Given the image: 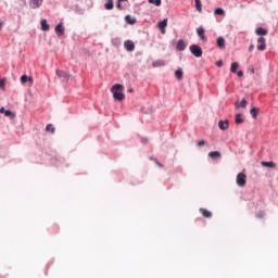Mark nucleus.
Masks as SVG:
<instances>
[{"mask_svg": "<svg viewBox=\"0 0 278 278\" xmlns=\"http://www.w3.org/2000/svg\"><path fill=\"white\" fill-rule=\"evenodd\" d=\"M237 75H238V77H244V72L239 71V72L237 73Z\"/></svg>", "mask_w": 278, "mask_h": 278, "instance_id": "36", "label": "nucleus"}, {"mask_svg": "<svg viewBox=\"0 0 278 278\" xmlns=\"http://www.w3.org/2000/svg\"><path fill=\"white\" fill-rule=\"evenodd\" d=\"M168 26V20L165 18L157 23L159 29H161V34H166V27Z\"/></svg>", "mask_w": 278, "mask_h": 278, "instance_id": "7", "label": "nucleus"}, {"mask_svg": "<svg viewBox=\"0 0 278 278\" xmlns=\"http://www.w3.org/2000/svg\"><path fill=\"white\" fill-rule=\"evenodd\" d=\"M198 147H205V144H207V141L205 140H200L197 142Z\"/></svg>", "mask_w": 278, "mask_h": 278, "instance_id": "33", "label": "nucleus"}, {"mask_svg": "<svg viewBox=\"0 0 278 278\" xmlns=\"http://www.w3.org/2000/svg\"><path fill=\"white\" fill-rule=\"evenodd\" d=\"M208 157H211L212 160H217L218 157H220V152L212 151L208 153Z\"/></svg>", "mask_w": 278, "mask_h": 278, "instance_id": "21", "label": "nucleus"}, {"mask_svg": "<svg viewBox=\"0 0 278 278\" xmlns=\"http://www.w3.org/2000/svg\"><path fill=\"white\" fill-rule=\"evenodd\" d=\"M256 36H267L268 35V29L258 27L255 30Z\"/></svg>", "mask_w": 278, "mask_h": 278, "instance_id": "14", "label": "nucleus"}, {"mask_svg": "<svg viewBox=\"0 0 278 278\" xmlns=\"http://www.w3.org/2000/svg\"><path fill=\"white\" fill-rule=\"evenodd\" d=\"M124 47H125L126 51H134L136 49V45L131 40H126L124 42Z\"/></svg>", "mask_w": 278, "mask_h": 278, "instance_id": "9", "label": "nucleus"}, {"mask_svg": "<svg viewBox=\"0 0 278 278\" xmlns=\"http://www.w3.org/2000/svg\"><path fill=\"white\" fill-rule=\"evenodd\" d=\"M250 114H251L252 118L256 119L258 114H260V109L252 108L251 111H250Z\"/></svg>", "mask_w": 278, "mask_h": 278, "instance_id": "20", "label": "nucleus"}, {"mask_svg": "<svg viewBox=\"0 0 278 278\" xmlns=\"http://www.w3.org/2000/svg\"><path fill=\"white\" fill-rule=\"evenodd\" d=\"M216 66H218V67L223 66V61H217Z\"/></svg>", "mask_w": 278, "mask_h": 278, "instance_id": "38", "label": "nucleus"}, {"mask_svg": "<svg viewBox=\"0 0 278 278\" xmlns=\"http://www.w3.org/2000/svg\"><path fill=\"white\" fill-rule=\"evenodd\" d=\"M235 123H236L237 125H242V123H244V119L242 118V114H237V115L235 116Z\"/></svg>", "mask_w": 278, "mask_h": 278, "instance_id": "22", "label": "nucleus"}, {"mask_svg": "<svg viewBox=\"0 0 278 278\" xmlns=\"http://www.w3.org/2000/svg\"><path fill=\"white\" fill-rule=\"evenodd\" d=\"M117 9L123 10V5L121 4V1H118V3H117Z\"/></svg>", "mask_w": 278, "mask_h": 278, "instance_id": "40", "label": "nucleus"}, {"mask_svg": "<svg viewBox=\"0 0 278 278\" xmlns=\"http://www.w3.org/2000/svg\"><path fill=\"white\" fill-rule=\"evenodd\" d=\"M128 91H129V92H134V89H129Z\"/></svg>", "mask_w": 278, "mask_h": 278, "instance_id": "42", "label": "nucleus"}, {"mask_svg": "<svg viewBox=\"0 0 278 278\" xmlns=\"http://www.w3.org/2000/svg\"><path fill=\"white\" fill-rule=\"evenodd\" d=\"M238 66H239L238 62L231 63L230 71L232 73H238Z\"/></svg>", "mask_w": 278, "mask_h": 278, "instance_id": "27", "label": "nucleus"}, {"mask_svg": "<svg viewBox=\"0 0 278 278\" xmlns=\"http://www.w3.org/2000/svg\"><path fill=\"white\" fill-rule=\"evenodd\" d=\"M1 27H3V22H0V29H1Z\"/></svg>", "mask_w": 278, "mask_h": 278, "instance_id": "41", "label": "nucleus"}, {"mask_svg": "<svg viewBox=\"0 0 278 278\" xmlns=\"http://www.w3.org/2000/svg\"><path fill=\"white\" fill-rule=\"evenodd\" d=\"M257 51H266V38L260 37L257 39Z\"/></svg>", "mask_w": 278, "mask_h": 278, "instance_id": "4", "label": "nucleus"}, {"mask_svg": "<svg viewBox=\"0 0 278 278\" xmlns=\"http://www.w3.org/2000/svg\"><path fill=\"white\" fill-rule=\"evenodd\" d=\"M0 114H4V116H7L8 118H16V114L13 113L12 111L10 110H5V108H1L0 109Z\"/></svg>", "mask_w": 278, "mask_h": 278, "instance_id": "8", "label": "nucleus"}, {"mask_svg": "<svg viewBox=\"0 0 278 278\" xmlns=\"http://www.w3.org/2000/svg\"><path fill=\"white\" fill-rule=\"evenodd\" d=\"M0 88H5V79H0Z\"/></svg>", "mask_w": 278, "mask_h": 278, "instance_id": "34", "label": "nucleus"}, {"mask_svg": "<svg viewBox=\"0 0 278 278\" xmlns=\"http://www.w3.org/2000/svg\"><path fill=\"white\" fill-rule=\"evenodd\" d=\"M41 29L42 31H49V24L47 23V20L41 21Z\"/></svg>", "mask_w": 278, "mask_h": 278, "instance_id": "24", "label": "nucleus"}, {"mask_svg": "<svg viewBox=\"0 0 278 278\" xmlns=\"http://www.w3.org/2000/svg\"><path fill=\"white\" fill-rule=\"evenodd\" d=\"M261 165L265 166L266 168H277V164L275 162L262 161Z\"/></svg>", "mask_w": 278, "mask_h": 278, "instance_id": "13", "label": "nucleus"}, {"mask_svg": "<svg viewBox=\"0 0 278 278\" xmlns=\"http://www.w3.org/2000/svg\"><path fill=\"white\" fill-rule=\"evenodd\" d=\"M125 21L128 25H136V18L130 17L129 15H126Z\"/></svg>", "mask_w": 278, "mask_h": 278, "instance_id": "23", "label": "nucleus"}, {"mask_svg": "<svg viewBox=\"0 0 278 278\" xmlns=\"http://www.w3.org/2000/svg\"><path fill=\"white\" fill-rule=\"evenodd\" d=\"M195 10H198V12L203 11L201 0H195Z\"/></svg>", "mask_w": 278, "mask_h": 278, "instance_id": "29", "label": "nucleus"}, {"mask_svg": "<svg viewBox=\"0 0 278 278\" xmlns=\"http://www.w3.org/2000/svg\"><path fill=\"white\" fill-rule=\"evenodd\" d=\"M216 45H217L218 49H225V38L218 37Z\"/></svg>", "mask_w": 278, "mask_h": 278, "instance_id": "19", "label": "nucleus"}, {"mask_svg": "<svg viewBox=\"0 0 278 278\" xmlns=\"http://www.w3.org/2000/svg\"><path fill=\"white\" fill-rule=\"evenodd\" d=\"M197 34L202 42H207V37L205 36V28L199 27Z\"/></svg>", "mask_w": 278, "mask_h": 278, "instance_id": "6", "label": "nucleus"}, {"mask_svg": "<svg viewBox=\"0 0 278 278\" xmlns=\"http://www.w3.org/2000/svg\"><path fill=\"white\" fill-rule=\"evenodd\" d=\"M56 75L62 81H68V79H71V75L62 70H56Z\"/></svg>", "mask_w": 278, "mask_h": 278, "instance_id": "5", "label": "nucleus"}, {"mask_svg": "<svg viewBox=\"0 0 278 278\" xmlns=\"http://www.w3.org/2000/svg\"><path fill=\"white\" fill-rule=\"evenodd\" d=\"M237 186L240 188H244V186H247V174H244V172L237 175Z\"/></svg>", "mask_w": 278, "mask_h": 278, "instance_id": "2", "label": "nucleus"}, {"mask_svg": "<svg viewBox=\"0 0 278 278\" xmlns=\"http://www.w3.org/2000/svg\"><path fill=\"white\" fill-rule=\"evenodd\" d=\"M46 131H51V134H55V127H53V124H48L46 127Z\"/></svg>", "mask_w": 278, "mask_h": 278, "instance_id": "28", "label": "nucleus"}, {"mask_svg": "<svg viewBox=\"0 0 278 278\" xmlns=\"http://www.w3.org/2000/svg\"><path fill=\"white\" fill-rule=\"evenodd\" d=\"M218 127H219V129H222V131H225V130L229 129V122L228 121H219Z\"/></svg>", "mask_w": 278, "mask_h": 278, "instance_id": "11", "label": "nucleus"}, {"mask_svg": "<svg viewBox=\"0 0 278 278\" xmlns=\"http://www.w3.org/2000/svg\"><path fill=\"white\" fill-rule=\"evenodd\" d=\"M42 1L43 0H30V8H33V10L40 8V5H42Z\"/></svg>", "mask_w": 278, "mask_h": 278, "instance_id": "12", "label": "nucleus"}, {"mask_svg": "<svg viewBox=\"0 0 278 278\" xmlns=\"http://www.w3.org/2000/svg\"><path fill=\"white\" fill-rule=\"evenodd\" d=\"M175 77H176V79H179V80L184 79V71L177 70L175 72Z\"/></svg>", "mask_w": 278, "mask_h": 278, "instance_id": "25", "label": "nucleus"}, {"mask_svg": "<svg viewBox=\"0 0 278 278\" xmlns=\"http://www.w3.org/2000/svg\"><path fill=\"white\" fill-rule=\"evenodd\" d=\"M186 41H184L182 39H179L177 45H176V49L177 51H186Z\"/></svg>", "mask_w": 278, "mask_h": 278, "instance_id": "10", "label": "nucleus"}, {"mask_svg": "<svg viewBox=\"0 0 278 278\" xmlns=\"http://www.w3.org/2000/svg\"><path fill=\"white\" fill-rule=\"evenodd\" d=\"M27 81H29V84H34V78H31L27 75H22L21 76V84H27Z\"/></svg>", "mask_w": 278, "mask_h": 278, "instance_id": "15", "label": "nucleus"}, {"mask_svg": "<svg viewBox=\"0 0 278 278\" xmlns=\"http://www.w3.org/2000/svg\"><path fill=\"white\" fill-rule=\"evenodd\" d=\"M256 216H257V218H264L265 213L264 212H260Z\"/></svg>", "mask_w": 278, "mask_h": 278, "instance_id": "35", "label": "nucleus"}, {"mask_svg": "<svg viewBox=\"0 0 278 278\" xmlns=\"http://www.w3.org/2000/svg\"><path fill=\"white\" fill-rule=\"evenodd\" d=\"M55 31H56L58 36H64V26H62V23H60L55 26Z\"/></svg>", "mask_w": 278, "mask_h": 278, "instance_id": "16", "label": "nucleus"}, {"mask_svg": "<svg viewBox=\"0 0 278 278\" xmlns=\"http://www.w3.org/2000/svg\"><path fill=\"white\" fill-rule=\"evenodd\" d=\"M149 3H152L154 5H156L157 8H160V5H162V0H148Z\"/></svg>", "mask_w": 278, "mask_h": 278, "instance_id": "32", "label": "nucleus"}, {"mask_svg": "<svg viewBox=\"0 0 278 278\" xmlns=\"http://www.w3.org/2000/svg\"><path fill=\"white\" fill-rule=\"evenodd\" d=\"M253 49H255V46L254 45H250V47H249L250 53H251V51H253Z\"/></svg>", "mask_w": 278, "mask_h": 278, "instance_id": "37", "label": "nucleus"}, {"mask_svg": "<svg viewBox=\"0 0 278 278\" xmlns=\"http://www.w3.org/2000/svg\"><path fill=\"white\" fill-rule=\"evenodd\" d=\"M166 65V62H164L163 60H159L156 62L153 63V66L154 67H157V66H165Z\"/></svg>", "mask_w": 278, "mask_h": 278, "instance_id": "31", "label": "nucleus"}, {"mask_svg": "<svg viewBox=\"0 0 278 278\" xmlns=\"http://www.w3.org/2000/svg\"><path fill=\"white\" fill-rule=\"evenodd\" d=\"M105 10H114V1L113 0H108L105 3Z\"/></svg>", "mask_w": 278, "mask_h": 278, "instance_id": "26", "label": "nucleus"}, {"mask_svg": "<svg viewBox=\"0 0 278 278\" xmlns=\"http://www.w3.org/2000/svg\"><path fill=\"white\" fill-rule=\"evenodd\" d=\"M155 164H156L157 166H160V168H164V165H162V163L155 161Z\"/></svg>", "mask_w": 278, "mask_h": 278, "instance_id": "39", "label": "nucleus"}, {"mask_svg": "<svg viewBox=\"0 0 278 278\" xmlns=\"http://www.w3.org/2000/svg\"><path fill=\"white\" fill-rule=\"evenodd\" d=\"M123 90H125V87L121 84H116L111 88V91L113 92V98L115 99V101L125 100V93H123Z\"/></svg>", "mask_w": 278, "mask_h": 278, "instance_id": "1", "label": "nucleus"}, {"mask_svg": "<svg viewBox=\"0 0 278 278\" xmlns=\"http://www.w3.org/2000/svg\"><path fill=\"white\" fill-rule=\"evenodd\" d=\"M249 102H247V99H243L241 102H236L235 108L237 110H240V108H247Z\"/></svg>", "mask_w": 278, "mask_h": 278, "instance_id": "17", "label": "nucleus"}, {"mask_svg": "<svg viewBox=\"0 0 278 278\" xmlns=\"http://www.w3.org/2000/svg\"><path fill=\"white\" fill-rule=\"evenodd\" d=\"M189 49L195 58H201V55H203V50L198 45H191Z\"/></svg>", "mask_w": 278, "mask_h": 278, "instance_id": "3", "label": "nucleus"}, {"mask_svg": "<svg viewBox=\"0 0 278 278\" xmlns=\"http://www.w3.org/2000/svg\"><path fill=\"white\" fill-rule=\"evenodd\" d=\"M200 214H202L204 218H212V212L207 211L206 208H200Z\"/></svg>", "mask_w": 278, "mask_h": 278, "instance_id": "18", "label": "nucleus"}, {"mask_svg": "<svg viewBox=\"0 0 278 278\" xmlns=\"http://www.w3.org/2000/svg\"><path fill=\"white\" fill-rule=\"evenodd\" d=\"M214 14H216L217 16H223L225 14V10L218 8L214 11Z\"/></svg>", "mask_w": 278, "mask_h": 278, "instance_id": "30", "label": "nucleus"}]
</instances>
